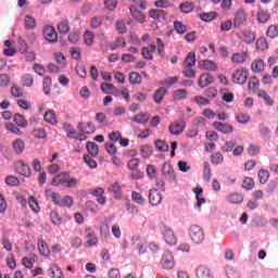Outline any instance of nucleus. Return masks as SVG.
Segmentation results:
<instances>
[{
  "mask_svg": "<svg viewBox=\"0 0 278 278\" xmlns=\"http://www.w3.org/2000/svg\"><path fill=\"white\" fill-rule=\"evenodd\" d=\"M155 49L161 58H164V55H166V52L164 50L165 49L164 41H162L161 38H157L156 45L151 43L149 47H143L141 49V55L143 60H150V61L153 60V53H155Z\"/></svg>",
  "mask_w": 278,
  "mask_h": 278,
  "instance_id": "1",
  "label": "nucleus"
},
{
  "mask_svg": "<svg viewBox=\"0 0 278 278\" xmlns=\"http://www.w3.org/2000/svg\"><path fill=\"white\" fill-rule=\"evenodd\" d=\"M189 238L193 244H202L205 240V232L201 226L193 225L189 228Z\"/></svg>",
  "mask_w": 278,
  "mask_h": 278,
  "instance_id": "2",
  "label": "nucleus"
},
{
  "mask_svg": "<svg viewBox=\"0 0 278 278\" xmlns=\"http://www.w3.org/2000/svg\"><path fill=\"white\" fill-rule=\"evenodd\" d=\"M161 231L163 233V238H164L166 244H169V247H175V244H177V237L175 236L173 228H170L166 225H162Z\"/></svg>",
  "mask_w": 278,
  "mask_h": 278,
  "instance_id": "3",
  "label": "nucleus"
},
{
  "mask_svg": "<svg viewBox=\"0 0 278 278\" xmlns=\"http://www.w3.org/2000/svg\"><path fill=\"white\" fill-rule=\"evenodd\" d=\"M162 175L170 184H177V175L170 163H164L162 167Z\"/></svg>",
  "mask_w": 278,
  "mask_h": 278,
  "instance_id": "4",
  "label": "nucleus"
},
{
  "mask_svg": "<svg viewBox=\"0 0 278 278\" xmlns=\"http://www.w3.org/2000/svg\"><path fill=\"white\" fill-rule=\"evenodd\" d=\"M248 18H249V15H247V11L244 9L237 10L235 12V17H233L235 29H239V27H242V25L247 23Z\"/></svg>",
  "mask_w": 278,
  "mask_h": 278,
  "instance_id": "5",
  "label": "nucleus"
},
{
  "mask_svg": "<svg viewBox=\"0 0 278 278\" xmlns=\"http://www.w3.org/2000/svg\"><path fill=\"white\" fill-rule=\"evenodd\" d=\"M186 129V121L178 119L168 126L169 134L172 136H181Z\"/></svg>",
  "mask_w": 278,
  "mask_h": 278,
  "instance_id": "6",
  "label": "nucleus"
},
{
  "mask_svg": "<svg viewBox=\"0 0 278 278\" xmlns=\"http://www.w3.org/2000/svg\"><path fill=\"white\" fill-rule=\"evenodd\" d=\"M161 265L164 270H173L175 268V256H173V253L165 252L161 257Z\"/></svg>",
  "mask_w": 278,
  "mask_h": 278,
  "instance_id": "7",
  "label": "nucleus"
},
{
  "mask_svg": "<svg viewBox=\"0 0 278 278\" xmlns=\"http://www.w3.org/2000/svg\"><path fill=\"white\" fill-rule=\"evenodd\" d=\"M247 79H249V71L245 68H239L232 74L233 84H239V86L247 84Z\"/></svg>",
  "mask_w": 278,
  "mask_h": 278,
  "instance_id": "8",
  "label": "nucleus"
},
{
  "mask_svg": "<svg viewBox=\"0 0 278 278\" xmlns=\"http://www.w3.org/2000/svg\"><path fill=\"white\" fill-rule=\"evenodd\" d=\"M15 172L23 177H31V168L24 161H17L14 164Z\"/></svg>",
  "mask_w": 278,
  "mask_h": 278,
  "instance_id": "9",
  "label": "nucleus"
},
{
  "mask_svg": "<svg viewBox=\"0 0 278 278\" xmlns=\"http://www.w3.org/2000/svg\"><path fill=\"white\" fill-rule=\"evenodd\" d=\"M213 128H215L216 131H219V134H223L224 136H229V134H233V127L229 124H225L222 122H214Z\"/></svg>",
  "mask_w": 278,
  "mask_h": 278,
  "instance_id": "10",
  "label": "nucleus"
},
{
  "mask_svg": "<svg viewBox=\"0 0 278 278\" xmlns=\"http://www.w3.org/2000/svg\"><path fill=\"white\" fill-rule=\"evenodd\" d=\"M43 38L48 42H58V31H55L53 26H46L43 28Z\"/></svg>",
  "mask_w": 278,
  "mask_h": 278,
  "instance_id": "11",
  "label": "nucleus"
},
{
  "mask_svg": "<svg viewBox=\"0 0 278 278\" xmlns=\"http://www.w3.org/2000/svg\"><path fill=\"white\" fill-rule=\"evenodd\" d=\"M86 239H87V247H97L99 244V238L94 233V230H92L90 227H87L85 229Z\"/></svg>",
  "mask_w": 278,
  "mask_h": 278,
  "instance_id": "12",
  "label": "nucleus"
},
{
  "mask_svg": "<svg viewBox=\"0 0 278 278\" xmlns=\"http://www.w3.org/2000/svg\"><path fill=\"white\" fill-rule=\"evenodd\" d=\"M149 203L150 205L157 206L162 203V193L157 189H151L149 192Z\"/></svg>",
  "mask_w": 278,
  "mask_h": 278,
  "instance_id": "13",
  "label": "nucleus"
},
{
  "mask_svg": "<svg viewBox=\"0 0 278 278\" xmlns=\"http://www.w3.org/2000/svg\"><path fill=\"white\" fill-rule=\"evenodd\" d=\"M89 194H92L93 197H97V202L100 205H105V197H103V194H105V189H103L101 187L90 189Z\"/></svg>",
  "mask_w": 278,
  "mask_h": 278,
  "instance_id": "14",
  "label": "nucleus"
},
{
  "mask_svg": "<svg viewBox=\"0 0 278 278\" xmlns=\"http://www.w3.org/2000/svg\"><path fill=\"white\" fill-rule=\"evenodd\" d=\"M195 275L198 278H214V273L205 265H200L195 270Z\"/></svg>",
  "mask_w": 278,
  "mask_h": 278,
  "instance_id": "15",
  "label": "nucleus"
},
{
  "mask_svg": "<svg viewBox=\"0 0 278 278\" xmlns=\"http://www.w3.org/2000/svg\"><path fill=\"white\" fill-rule=\"evenodd\" d=\"M129 11H130V14H131L134 21H136L137 23H140V24L147 23V16L144 14H142V12L137 10L136 7L130 5Z\"/></svg>",
  "mask_w": 278,
  "mask_h": 278,
  "instance_id": "16",
  "label": "nucleus"
},
{
  "mask_svg": "<svg viewBox=\"0 0 278 278\" xmlns=\"http://www.w3.org/2000/svg\"><path fill=\"white\" fill-rule=\"evenodd\" d=\"M200 68H203V71H218V65L214 61L210 60H201L198 62Z\"/></svg>",
  "mask_w": 278,
  "mask_h": 278,
  "instance_id": "17",
  "label": "nucleus"
},
{
  "mask_svg": "<svg viewBox=\"0 0 278 278\" xmlns=\"http://www.w3.org/2000/svg\"><path fill=\"white\" fill-rule=\"evenodd\" d=\"M77 129L80 130L83 134H94L96 131L94 124L90 122L78 123Z\"/></svg>",
  "mask_w": 278,
  "mask_h": 278,
  "instance_id": "18",
  "label": "nucleus"
},
{
  "mask_svg": "<svg viewBox=\"0 0 278 278\" xmlns=\"http://www.w3.org/2000/svg\"><path fill=\"white\" fill-rule=\"evenodd\" d=\"M149 16L155 21H165L168 13H166L164 10L151 9L149 11Z\"/></svg>",
  "mask_w": 278,
  "mask_h": 278,
  "instance_id": "19",
  "label": "nucleus"
},
{
  "mask_svg": "<svg viewBox=\"0 0 278 278\" xmlns=\"http://www.w3.org/2000/svg\"><path fill=\"white\" fill-rule=\"evenodd\" d=\"M264 68H266V63L262 59H255L251 64L252 73H264Z\"/></svg>",
  "mask_w": 278,
  "mask_h": 278,
  "instance_id": "20",
  "label": "nucleus"
},
{
  "mask_svg": "<svg viewBox=\"0 0 278 278\" xmlns=\"http://www.w3.org/2000/svg\"><path fill=\"white\" fill-rule=\"evenodd\" d=\"M256 16L257 23L261 24L268 23L270 21V12H268L266 9L258 8Z\"/></svg>",
  "mask_w": 278,
  "mask_h": 278,
  "instance_id": "21",
  "label": "nucleus"
},
{
  "mask_svg": "<svg viewBox=\"0 0 278 278\" xmlns=\"http://www.w3.org/2000/svg\"><path fill=\"white\" fill-rule=\"evenodd\" d=\"M70 174L64 172L59 174L52 179V186H66V181H68Z\"/></svg>",
  "mask_w": 278,
  "mask_h": 278,
  "instance_id": "22",
  "label": "nucleus"
},
{
  "mask_svg": "<svg viewBox=\"0 0 278 278\" xmlns=\"http://www.w3.org/2000/svg\"><path fill=\"white\" fill-rule=\"evenodd\" d=\"M212 84H214V77L210 74H202L198 80L200 88H207Z\"/></svg>",
  "mask_w": 278,
  "mask_h": 278,
  "instance_id": "23",
  "label": "nucleus"
},
{
  "mask_svg": "<svg viewBox=\"0 0 278 278\" xmlns=\"http://www.w3.org/2000/svg\"><path fill=\"white\" fill-rule=\"evenodd\" d=\"M168 92L165 87H160L153 94V100L156 103V105H160L162 101H164V97H166V93Z\"/></svg>",
  "mask_w": 278,
  "mask_h": 278,
  "instance_id": "24",
  "label": "nucleus"
},
{
  "mask_svg": "<svg viewBox=\"0 0 278 278\" xmlns=\"http://www.w3.org/2000/svg\"><path fill=\"white\" fill-rule=\"evenodd\" d=\"M109 192H113L114 199H121L123 197V188L118 182H113L109 188Z\"/></svg>",
  "mask_w": 278,
  "mask_h": 278,
  "instance_id": "25",
  "label": "nucleus"
},
{
  "mask_svg": "<svg viewBox=\"0 0 278 278\" xmlns=\"http://www.w3.org/2000/svg\"><path fill=\"white\" fill-rule=\"evenodd\" d=\"M43 121L52 126L58 125V117H55V112H53L51 110H49L45 113Z\"/></svg>",
  "mask_w": 278,
  "mask_h": 278,
  "instance_id": "26",
  "label": "nucleus"
},
{
  "mask_svg": "<svg viewBox=\"0 0 278 278\" xmlns=\"http://www.w3.org/2000/svg\"><path fill=\"white\" fill-rule=\"evenodd\" d=\"M128 81L131 84V86H140V84H142V76L140 73L131 72L128 75Z\"/></svg>",
  "mask_w": 278,
  "mask_h": 278,
  "instance_id": "27",
  "label": "nucleus"
},
{
  "mask_svg": "<svg viewBox=\"0 0 278 278\" xmlns=\"http://www.w3.org/2000/svg\"><path fill=\"white\" fill-rule=\"evenodd\" d=\"M240 38L245 45H253V42H255V34L252 31L240 33Z\"/></svg>",
  "mask_w": 278,
  "mask_h": 278,
  "instance_id": "28",
  "label": "nucleus"
},
{
  "mask_svg": "<svg viewBox=\"0 0 278 278\" xmlns=\"http://www.w3.org/2000/svg\"><path fill=\"white\" fill-rule=\"evenodd\" d=\"M197 64V55L194 52H189L185 59L184 67L185 68H192Z\"/></svg>",
  "mask_w": 278,
  "mask_h": 278,
  "instance_id": "29",
  "label": "nucleus"
},
{
  "mask_svg": "<svg viewBox=\"0 0 278 278\" xmlns=\"http://www.w3.org/2000/svg\"><path fill=\"white\" fill-rule=\"evenodd\" d=\"M34 262H38V255L30 254L29 257L25 256L22 258V264L25 268H34Z\"/></svg>",
  "mask_w": 278,
  "mask_h": 278,
  "instance_id": "30",
  "label": "nucleus"
},
{
  "mask_svg": "<svg viewBox=\"0 0 278 278\" xmlns=\"http://www.w3.org/2000/svg\"><path fill=\"white\" fill-rule=\"evenodd\" d=\"M140 155L143 157V160H149L151 155H153V148L149 144H144L140 147Z\"/></svg>",
  "mask_w": 278,
  "mask_h": 278,
  "instance_id": "31",
  "label": "nucleus"
},
{
  "mask_svg": "<svg viewBox=\"0 0 278 278\" xmlns=\"http://www.w3.org/2000/svg\"><path fill=\"white\" fill-rule=\"evenodd\" d=\"M247 58H249L247 52L233 53L231 56V62L235 64H243V62H247Z\"/></svg>",
  "mask_w": 278,
  "mask_h": 278,
  "instance_id": "32",
  "label": "nucleus"
},
{
  "mask_svg": "<svg viewBox=\"0 0 278 278\" xmlns=\"http://www.w3.org/2000/svg\"><path fill=\"white\" fill-rule=\"evenodd\" d=\"M255 47L258 52L268 51V40L265 37H261L256 40Z\"/></svg>",
  "mask_w": 278,
  "mask_h": 278,
  "instance_id": "33",
  "label": "nucleus"
},
{
  "mask_svg": "<svg viewBox=\"0 0 278 278\" xmlns=\"http://www.w3.org/2000/svg\"><path fill=\"white\" fill-rule=\"evenodd\" d=\"M86 149L91 157H97L99 155V146L97 143L88 141Z\"/></svg>",
  "mask_w": 278,
  "mask_h": 278,
  "instance_id": "34",
  "label": "nucleus"
},
{
  "mask_svg": "<svg viewBox=\"0 0 278 278\" xmlns=\"http://www.w3.org/2000/svg\"><path fill=\"white\" fill-rule=\"evenodd\" d=\"M242 201H244V198L240 193H230L227 197V202L232 203L235 205H240V203H242Z\"/></svg>",
  "mask_w": 278,
  "mask_h": 278,
  "instance_id": "35",
  "label": "nucleus"
},
{
  "mask_svg": "<svg viewBox=\"0 0 278 278\" xmlns=\"http://www.w3.org/2000/svg\"><path fill=\"white\" fill-rule=\"evenodd\" d=\"M12 147L13 151L17 153V155H21V153L25 151V141H23V139H16L13 141Z\"/></svg>",
  "mask_w": 278,
  "mask_h": 278,
  "instance_id": "36",
  "label": "nucleus"
},
{
  "mask_svg": "<svg viewBox=\"0 0 278 278\" xmlns=\"http://www.w3.org/2000/svg\"><path fill=\"white\" fill-rule=\"evenodd\" d=\"M13 122L17 125V127H21L22 129H27V121H25V117H23V115L18 113L14 114Z\"/></svg>",
  "mask_w": 278,
  "mask_h": 278,
  "instance_id": "37",
  "label": "nucleus"
},
{
  "mask_svg": "<svg viewBox=\"0 0 278 278\" xmlns=\"http://www.w3.org/2000/svg\"><path fill=\"white\" fill-rule=\"evenodd\" d=\"M179 10L182 14H190L194 10V3L185 1L179 5Z\"/></svg>",
  "mask_w": 278,
  "mask_h": 278,
  "instance_id": "38",
  "label": "nucleus"
},
{
  "mask_svg": "<svg viewBox=\"0 0 278 278\" xmlns=\"http://www.w3.org/2000/svg\"><path fill=\"white\" fill-rule=\"evenodd\" d=\"M56 29L59 34H68L71 31V26L68 25V20H62Z\"/></svg>",
  "mask_w": 278,
  "mask_h": 278,
  "instance_id": "39",
  "label": "nucleus"
},
{
  "mask_svg": "<svg viewBox=\"0 0 278 278\" xmlns=\"http://www.w3.org/2000/svg\"><path fill=\"white\" fill-rule=\"evenodd\" d=\"M266 37L274 40V38L278 37V24H274L267 27Z\"/></svg>",
  "mask_w": 278,
  "mask_h": 278,
  "instance_id": "40",
  "label": "nucleus"
},
{
  "mask_svg": "<svg viewBox=\"0 0 278 278\" xmlns=\"http://www.w3.org/2000/svg\"><path fill=\"white\" fill-rule=\"evenodd\" d=\"M100 88L104 94H114V92H116V87L109 83H102Z\"/></svg>",
  "mask_w": 278,
  "mask_h": 278,
  "instance_id": "41",
  "label": "nucleus"
},
{
  "mask_svg": "<svg viewBox=\"0 0 278 278\" xmlns=\"http://www.w3.org/2000/svg\"><path fill=\"white\" fill-rule=\"evenodd\" d=\"M188 90L186 89H177L173 92V99L175 101H181L182 99H187Z\"/></svg>",
  "mask_w": 278,
  "mask_h": 278,
  "instance_id": "42",
  "label": "nucleus"
},
{
  "mask_svg": "<svg viewBox=\"0 0 278 278\" xmlns=\"http://www.w3.org/2000/svg\"><path fill=\"white\" fill-rule=\"evenodd\" d=\"M24 26L25 29L28 30L36 29V18L31 17L30 15H26L24 18Z\"/></svg>",
  "mask_w": 278,
  "mask_h": 278,
  "instance_id": "43",
  "label": "nucleus"
},
{
  "mask_svg": "<svg viewBox=\"0 0 278 278\" xmlns=\"http://www.w3.org/2000/svg\"><path fill=\"white\" fill-rule=\"evenodd\" d=\"M100 238L101 240H108L110 238V226L106 223L100 225Z\"/></svg>",
  "mask_w": 278,
  "mask_h": 278,
  "instance_id": "44",
  "label": "nucleus"
},
{
  "mask_svg": "<svg viewBox=\"0 0 278 278\" xmlns=\"http://www.w3.org/2000/svg\"><path fill=\"white\" fill-rule=\"evenodd\" d=\"M235 118L240 125H247V123L251 122V115L247 113H239L235 116Z\"/></svg>",
  "mask_w": 278,
  "mask_h": 278,
  "instance_id": "45",
  "label": "nucleus"
},
{
  "mask_svg": "<svg viewBox=\"0 0 278 278\" xmlns=\"http://www.w3.org/2000/svg\"><path fill=\"white\" fill-rule=\"evenodd\" d=\"M37 244L40 255H43V257H49V247L47 243H45V240H39Z\"/></svg>",
  "mask_w": 278,
  "mask_h": 278,
  "instance_id": "46",
  "label": "nucleus"
},
{
  "mask_svg": "<svg viewBox=\"0 0 278 278\" xmlns=\"http://www.w3.org/2000/svg\"><path fill=\"white\" fill-rule=\"evenodd\" d=\"M50 271H51L52 278H64V273H62V268H60V266L55 264L51 265Z\"/></svg>",
  "mask_w": 278,
  "mask_h": 278,
  "instance_id": "47",
  "label": "nucleus"
},
{
  "mask_svg": "<svg viewBox=\"0 0 278 278\" xmlns=\"http://www.w3.org/2000/svg\"><path fill=\"white\" fill-rule=\"evenodd\" d=\"M203 177L204 181H210L212 179V167L207 162L203 163Z\"/></svg>",
  "mask_w": 278,
  "mask_h": 278,
  "instance_id": "48",
  "label": "nucleus"
},
{
  "mask_svg": "<svg viewBox=\"0 0 278 278\" xmlns=\"http://www.w3.org/2000/svg\"><path fill=\"white\" fill-rule=\"evenodd\" d=\"M260 88V79L257 77L253 76L249 79L248 83V89L251 90L252 92H255Z\"/></svg>",
  "mask_w": 278,
  "mask_h": 278,
  "instance_id": "49",
  "label": "nucleus"
},
{
  "mask_svg": "<svg viewBox=\"0 0 278 278\" xmlns=\"http://www.w3.org/2000/svg\"><path fill=\"white\" fill-rule=\"evenodd\" d=\"M225 162V157L223 156V153L215 152L213 155H211V164H223Z\"/></svg>",
  "mask_w": 278,
  "mask_h": 278,
  "instance_id": "50",
  "label": "nucleus"
},
{
  "mask_svg": "<svg viewBox=\"0 0 278 278\" xmlns=\"http://www.w3.org/2000/svg\"><path fill=\"white\" fill-rule=\"evenodd\" d=\"M257 97H260V99H263L266 103V105H274L275 101L273 100V98H270V96H268V93H266V91L261 90L257 93Z\"/></svg>",
  "mask_w": 278,
  "mask_h": 278,
  "instance_id": "51",
  "label": "nucleus"
},
{
  "mask_svg": "<svg viewBox=\"0 0 278 278\" xmlns=\"http://www.w3.org/2000/svg\"><path fill=\"white\" fill-rule=\"evenodd\" d=\"M134 123H138L139 125H144V123H149V116L144 113H140L132 117Z\"/></svg>",
  "mask_w": 278,
  "mask_h": 278,
  "instance_id": "52",
  "label": "nucleus"
},
{
  "mask_svg": "<svg viewBox=\"0 0 278 278\" xmlns=\"http://www.w3.org/2000/svg\"><path fill=\"white\" fill-rule=\"evenodd\" d=\"M22 86L31 88L34 86V76L29 74L22 76Z\"/></svg>",
  "mask_w": 278,
  "mask_h": 278,
  "instance_id": "53",
  "label": "nucleus"
},
{
  "mask_svg": "<svg viewBox=\"0 0 278 278\" xmlns=\"http://www.w3.org/2000/svg\"><path fill=\"white\" fill-rule=\"evenodd\" d=\"M174 29L175 31H177V34H180V35H184L186 34V31H188V27L179 21H176L174 23Z\"/></svg>",
  "mask_w": 278,
  "mask_h": 278,
  "instance_id": "54",
  "label": "nucleus"
},
{
  "mask_svg": "<svg viewBox=\"0 0 278 278\" xmlns=\"http://www.w3.org/2000/svg\"><path fill=\"white\" fill-rule=\"evenodd\" d=\"M254 187H255V180H253V178L245 177L243 179L242 188H244V190H253Z\"/></svg>",
  "mask_w": 278,
  "mask_h": 278,
  "instance_id": "55",
  "label": "nucleus"
},
{
  "mask_svg": "<svg viewBox=\"0 0 278 278\" xmlns=\"http://www.w3.org/2000/svg\"><path fill=\"white\" fill-rule=\"evenodd\" d=\"M28 205H29L30 210H33L36 214H38V212H40V206L38 205V201L36 200L35 197H29Z\"/></svg>",
  "mask_w": 278,
  "mask_h": 278,
  "instance_id": "56",
  "label": "nucleus"
},
{
  "mask_svg": "<svg viewBox=\"0 0 278 278\" xmlns=\"http://www.w3.org/2000/svg\"><path fill=\"white\" fill-rule=\"evenodd\" d=\"M270 177V173L266 169L258 170V179L261 184H266Z\"/></svg>",
  "mask_w": 278,
  "mask_h": 278,
  "instance_id": "57",
  "label": "nucleus"
},
{
  "mask_svg": "<svg viewBox=\"0 0 278 278\" xmlns=\"http://www.w3.org/2000/svg\"><path fill=\"white\" fill-rule=\"evenodd\" d=\"M236 148V141H226L225 144L222 147L223 153H231Z\"/></svg>",
  "mask_w": 278,
  "mask_h": 278,
  "instance_id": "58",
  "label": "nucleus"
},
{
  "mask_svg": "<svg viewBox=\"0 0 278 278\" xmlns=\"http://www.w3.org/2000/svg\"><path fill=\"white\" fill-rule=\"evenodd\" d=\"M11 94L12 97H14L15 99H20L21 97H23V89L16 85H13L11 87Z\"/></svg>",
  "mask_w": 278,
  "mask_h": 278,
  "instance_id": "59",
  "label": "nucleus"
},
{
  "mask_svg": "<svg viewBox=\"0 0 278 278\" xmlns=\"http://www.w3.org/2000/svg\"><path fill=\"white\" fill-rule=\"evenodd\" d=\"M33 136L34 138H39L41 140H45V138H47V130L43 128H37L33 130Z\"/></svg>",
  "mask_w": 278,
  "mask_h": 278,
  "instance_id": "60",
  "label": "nucleus"
},
{
  "mask_svg": "<svg viewBox=\"0 0 278 278\" xmlns=\"http://www.w3.org/2000/svg\"><path fill=\"white\" fill-rule=\"evenodd\" d=\"M50 220L58 227H60V225H62V218L60 217V215H58V212H55V211H52L50 213Z\"/></svg>",
  "mask_w": 278,
  "mask_h": 278,
  "instance_id": "61",
  "label": "nucleus"
},
{
  "mask_svg": "<svg viewBox=\"0 0 278 278\" xmlns=\"http://www.w3.org/2000/svg\"><path fill=\"white\" fill-rule=\"evenodd\" d=\"M154 144H155L157 151H161V152H166V151H168V149H169L168 143H166V142L163 141V140H156V141L154 142Z\"/></svg>",
  "mask_w": 278,
  "mask_h": 278,
  "instance_id": "62",
  "label": "nucleus"
},
{
  "mask_svg": "<svg viewBox=\"0 0 278 278\" xmlns=\"http://www.w3.org/2000/svg\"><path fill=\"white\" fill-rule=\"evenodd\" d=\"M84 162L89 166V168H97V161H94L90 155L85 154Z\"/></svg>",
  "mask_w": 278,
  "mask_h": 278,
  "instance_id": "63",
  "label": "nucleus"
},
{
  "mask_svg": "<svg viewBox=\"0 0 278 278\" xmlns=\"http://www.w3.org/2000/svg\"><path fill=\"white\" fill-rule=\"evenodd\" d=\"M194 103H197V105H210V101L207 100V98L202 97V96H195L193 98Z\"/></svg>",
  "mask_w": 278,
  "mask_h": 278,
  "instance_id": "64",
  "label": "nucleus"
}]
</instances>
